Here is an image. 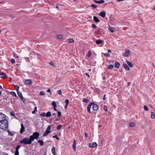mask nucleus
Segmentation results:
<instances>
[{"label": "nucleus", "instance_id": "obj_1", "mask_svg": "<svg viewBox=\"0 0 155 155\" xmlns=\"http://www.w3.org/2000/svg\"><path fill=\"white\" fill-rule=\"evenodd\" d=\"M0 122V128L3 130H6L8 127V121L7 120H4Z\"/></svg>", "mask_w": 155, "mask_h": 155}, {"label": "nucleus", "instance_id": "obj_2", "mask_svg": "<svg viewBox=\"0 0 155 155\" xmlns=\"http://www.w3.org/2000/svg\"><path fill=\"white\" fill-rule=\"evenodd\" d=\"M33 142L31 138L30 137L29 138L26 137L20 141L21 144L24 143L25 145L30 144Z\"/></svg>", "mask_w": 155, "mask_h": 155}, {"label": "nucleus", "instance_id": "obj_3", "mask_svg": "<svg viewBox=\"0 0 155 155\" xmlns=\"http://www.w3.org/2000/svg\"><path fill=\"white\" fill-rule=\"evenodd\" d=\"M39 136V133L38 132H35L32 135L30 136V138L33 141L35 139H37Z\"/></svg>", "mask_w": 155, "mask_h": 155}, {"label": "nucleus", "instance_id": "obj_4", "mask_svg": "<svg viewBox=\"0 0 155 155\" xmlns=\"http://www.w3.org/2000/svg\"><path fill=\"white\" fill-rule=\"evenodd\" d=\"M51 126L49 125V126L48 127H47V129L45 131V132L44 133V134L43 136H47L48 134L51 132Z\"/></svg>", "mask_w": 155, "mask_h": 155}, {"label": "nucleus", "instance_id": "obj_5", "mask_svg": "<svg viewBox=\"0 0 155 155\" xmlns=\"http://www.w3.org/2000/svg\"><path fill=\"white\" fill-rule=\"evenodd\" d=\"M6 120V116L2 113H0V122L4 120Z\"/></svg>", "mask_w": 155, "mask_h": 155}, {"label": "nucleus", "instance_id": "obj_6", "mask_svg": "<svg viewBox=\"0 0 155 155\" xmlns=\"http://www.w3.org/2000/svg\"><path fill=\"white\" fill-rule=\"evenodd\" d=\"M21 147V145H18L15 148V155H19L18 150Z\"/></svg>", "mask_w": 155, "mask_h": 155}, {"label": "nucleus", "instance_id": "obj_7", "mask_svg": "<svg viewBox=\"0 0 155 155\" xmlns=\"http://www.w3.org/2000/svg\"><path fill=\"white\" fill-rule=\"evenodd\" d=\"M97 145L96 142L90 143L89 145V147L91 148L97 146Z\"/></svg>", "mask_w": 155, "mask_h": 155}, {"label": "nucleus", "instance_id": "obj_8", "mask_svg": "<svg viewBox=\"0 0 155 155\" xmlns=\"http://www.w3.org/2000/svg\"><path fill=\"white\" fill-rule=\"evenodd\" d=\"M17 94L19 97L21 99V100L23 102L25 101V99L23 97L19 91L17 92Z\"/></svg>", "mask_w": 155, "mask_h": 155}, {"label": "nucleus", "instance_id": "obj_9", "mask_svg": "<svg viewBox=\"0 0 155 155\" xmlns=\"http://www.w3.org/2000/svg\"><path fill=\"white\" fill-rule=\"evenodd\" d=\"M130 51L128 49H127L125 50V52L124 53H123V55L125 57H127L128 56L130 53Z\"/></svg>", "mask_w": 155, "mask_h": 155}, {"label": "nucleus", "instance_id": "obj_10", "mask_svg": "<svg viewBox=\"0 0 155 155\" xmlns=\"http://www.w3.org/2000/svg\"><path fill=\"white\" fill-rule=\"evenodd\" d=\"M94 104V102H91L90 104H89L88 105V106H87V110L88 111V112L90 113H91V112L90 111V109L91 108V106L93 104Z\"/></svg>", "mask_w": 155, "mask_h": 155}, {"label": "nucleus", "instance_id": "obj_11", "mask_svg": "<svg viewBox=\"0 0 155 155\" xmlns=\"http://www.w3.org/2000/svg\"><path fill=\"white\" fill-rule=\"evenodd\" d=\"M21 127L20 130V133L21 134H23V132L25 131V127L23 124L21 125Z\"/></svg>", "mask_w": 155, "mask_h": 155}, {"label": "nucleus", "instance_id": "obj_12", "mask_svg": "<svg viewBox=\"0 0 155 155\" xmlns=\"http://www.w3.org/2000/svg\"><path fill=\"white\" fill-rule=\"evenodd\" d=\"M106 13L105 12L102 11L99 13V15L103 18H105L106 16Z\"/></svg>", "mask_w": 155, "mask_h": 155}, {"label": "nucleus", "instance_id": "obj_13", "mask_svg": "<svg viewBox=\"0 0 155 155\" xmlns=\"http://www.w3.org/2000/svg\"><path fill=\"white\" fill-rule=\"evenodd\" d=\"M74 142L72 147L73 148V150L75 151L76 150V140L75 139H74Z\"/></svg>", "mask_w": 155, "mask_h": 155}, {"label": "nucleus", "instance_id": "obj_14", "mask_svg": "<svg viewBox=\"0 0 155 155\" xmlns=\"http://www.w3.org/2000/svg\"><path fill=\"white\" fill-rule=\"evenodd\" d=\"M0 76H1L0 77L1 78H5L7 77V75L5 73H4L3 72H2V73H0Z\"/></svg>", "mask_w": 155, "mask_h": 155}, {"label": "nucleus", "instance_id": "obj_15", "mask_svg": "<svg viewBox=\"0 0 155 155\" xmlns=\"http://www.w3.org/2000/svg\"><path fill=\"white\" fill-rule=\"evenodd\" d=\"M32 81L30 80H26L25 81V84L26 85H29L31 84Z\"/></svg>", "mask_w": 155, "mask_h": 155}, {"label": "nucleus", "instance_id": "obj_16", "mask_svg": "<svg viewBox=\"0 0 155 155\" xmlns=\"http://www.w3.org/2000/svg\"><path fill=\"white\" fill-rule=\"evenodd\" d=\"M94 2L98 4H103L104 2L105 1L103 0H100L98 1L96 0H94Z\"/></svg>", "mask_w": 155, "mask_h": 155}, {"label": "nucleus", "instance_id": "obj_17", "mask_svg": "<svg viewBox=\"0 0 155 155\" xmlns=\"http://www.w3.org/2000/svg\"><path fill=\"white\" fill-rule=\"evenodd\" d=\"M93 109L94 110H96L98 109V106L96 104H93Z\"/></svg>", "mask_w": 155, "mask_h": 155}, {"label": "nucleus", "instance_id": "obj_18", "mask_svg": "<svg viewBox=\"0 0 155 155\" xmlns=\"http://www.w3.org/2000/svg\"><path fill=\"white\" fill-rule=\"evenodd\" d=\"M123 66L124 67V68L126 70H127L128 71H129L130 70V68L128 67V65L125 64H124L123 65Z\"/></svg>", "mask_w": 155, "mask_h": 155}, {"label": "nucleus", "instance_id": "obj_19", "mask_svg": "<svg viewBox=\"0 0 155 155\" xmlns=\"http://www.w3.org/2000/svg\"><path fill=\"white\" fill-rule=\"evenodd\" d=\"M93 19L96 22H100V20L98 19V18L96 16H94L93 17Z\"/></svg>", "mask_w": 155, "mask_h": 155}, {"label": "nucleus", "instance_id": "obj_20", "mask_svg": "<svg viewBox=\"0 0 155 155\" xmlns=\"http://www.w3.org/2000/svg\"><path fill=\"white\" fill-rule=\"evenodd\" d=\"M120 66V63L117 62H116L114 66L115 68H118Z\"/></svg>", "mask_w": 155, "mask_h": 155}, {"label": "nucleus", "instance_id": "obj_21", "mask_svg": "<svg viewBox=\"0 0 155 155\" xmlns=\"http://www.w3.org/2000/svg\"><path fill=\"white\" fill-rule=\"evenodd\" d=\"M38 142L40 144L41 146H43L44 144V142L42 140H39L38 141Z\"/></svg>", "mask_w": 155, "mask_h": 155}, {"label": "nucleus", "instance_id": "obj_22", "mask_svg": "<svg viewBox=\"0 0 155 155\" xmlns=\"http://www.w3.org/2000/svg\"><path fill=\"white\" fill-rule=\"evenodd\" d=\"M127 63L128 65L131 68H132L133 67V64L130 61H128L127 60Z\"/></svg>", "mask_w": 155, "mask_h": 155}, {"label": "nucleus", "instance_id": "obj_23", "mask_svg": "<svg viewBox=\"0 0 155 155\" xmlns=\"http://www.w3.org/2000/svg\"><path fill=\"white\" fill-rule=\"evenodd\" d=\"M102 42H103V41L101 39H99V40H97L96 41V43L97 44H101Z\"/></svg>", "mask_w": 155, "mask_h": 155}, {"label": "nucleus", "instance_id": "obj_24", "mask_svg": "<svg viewBox=\"0 0 155 155\" xmlns=\"http://www.w3.org/2000/svg\"><path fill=\"white\" fill-rule=\"evenodd\" d=\"M150 117L152 119H154L155 118V114H154V113L153 112H151Z\"/></svg>", "mask_w": 155, "mask_h": 155}, {"label": "nucleus", "instance_id": "obj_25", "mask_svg": "<svg viewBox=\"0 0 155 155\" xmlns=\"http://www.w3.org/2000/svg\"><path fill=\"white\" fill-rule=\"evenodd\" d=\"M51 116V112L48 111L46 114V116L47 117H50Z\"/></svg>", "mask_w": 155, "mask_h": 155}, {"label": "nucleus", "instance_id": "obj_26", "mask_svg": "<svg viewBox=\"0 0 155 155\" xmlns=\"http://www.w3.org/2000/svg\"><path fill=\"white\" fill-rule=\"evenodd\" d=\"M135 125L134 123H130L129 124V126L130 127H133Z\"/></svg>", "mask_w": 155, "mask_h": 155}, {"label": "nucleus", "instance_id": "obj_27", "mask_svg": "<svg viewBox=\"0 0 155 155\" xmlns=\"http://www.w3.org/2000/svg\"><path fill=\"white\" fill-rule=\"evenodd\" d=\"M10 94H11L12 95H13V96L15 97H16L17 95L15 92L14 91H11L10 92Z\"/></svg>", "mask_w": 155, "mask_h": 155}, {"label": "nucleus", "instance_id": "obj_28", "mask_svg": "<svg viewBox=\"0 0 155 155\" xmlns=\"http://www.w3.org/2000/svg\"><path fill=\"white\" fill-rule=\"evenodd\" d=\"M113 68L114 65L112 64L109 65L108 67V68L110 69H112Z\"/></svg>", "mask_w": 155, "mask_h": 155}, {"label": "nucleus", "instance_id": "obj_29", "mask_svg": "<svg viewBox=\"0 0 155 155\" xmlns=\"http://www.w3.org/2000/svg\"><path fill=\"white\" fill-rule=\"evenodd\" d=\"M51 151H52V153L54 154H55V147H53L52 148V149H51Z\"/></svg>", "mask_w": 155, "mask_h": 155}, {"label": "nucleus", "instance_id": "obj_30", "mask_svg": "<svg viewBox=\"0 0 155 155\" xmlns=\"http://www.w3.org/2000/svg\"><path fill=\"white\" fill-rule=\"evenodd\" d=\"M57 37L59 39H61L62 38V36L61 35H57Z\"/></svg>", "mask_w": 155, "mask_h": 155}, {"label": "nucleus", "instance_id": "obj_31", "mask_svg": "<svg viewBox=\"0 0 155 155\" xmlns=\"http://www.w3.org/2000/svg\"><path fill=\"white\" fill-rule=\"evenodd\" d=\"M74 40L72 38H69L68 39V41L69 43H71L74 42Z\"/></svg>", "mask_w": 155, "mask_h": 155}, {"label": "nucleus", "instance_id": "obj_32", "mask_svg": "<svg viewBox=\"0 0 155 155\" xmlns=\"http://www.w3.org/2000/svg\"><path fill=\"white\" fill-rule=\"evenodd\" d=\"M14 87H15V90L17 91V92L18 91H19L18 90L19 89V87L17 85H15L14 86Z\"/></svg>", "mask_w": 155, "mask_h": 155}, {"label": "nucleus", "instance_id": "obj_33", "mask_svg": "<svg viewBox=\"0 0 155 155\" xmlns=\"http://www.w3.org/2000/svg\"><path fill=\"white\" fill-rule=\"evenodd\" d=\"M89 100L87 99L84 98L83 100V101L84 103H87L89 102Z\"/></svg>", "mask_w": 155, "mask_h": 155}, {"label": "nucleus", "instance_id": "obj_34", "mask_svg": "<svg viewBox=\"0 0 155 155\" xmlns=\"http://www.w3.org/2000/svg\"><path fill=\"white\" fill-rule=\"evenodd\" d=\"M102 54H103L106 57H110V54L108 53H103Z\"/></svg>", "mask_w": 155, "mask_h": 155}, {"label": "nucleus", "instance_id": "obj_35", "mask_svg": "<svg viewBox=\"0 0 155 155\" xmlns=\"http://www.w3.org/2000/svg\"><path fill=\"white\" fill-rule=\"evenodd\" d=\"M52 104L53 106V107H56L57 106L56 103L54 101L52 102Z\"/></svg>", "mask_w": 155, "mask_h": 155}, {"label": "nucleus", "instance_id": "obj_36", "mask_svg": "<svg viewBox=\"0 0 155 155\" xmlns=\"http://www.w3.org/2000/svg\"><path fill=\"white\" fill-rule=\"evenodd\" d=\"M109 30L112 33H113L114 32V31L113 29L112 28L110 27L108 28Z\"/></svg>", "mask_w": 155, "mask_h": 155}, {"label": "nucleus", "instance_id": "obj_37", "mask_svg": "<svg viewBox=\"0 0 155 155\" xmlns=\"http://www.w3.org/2000/svg\"><path fill=\"white\" fill-rule=\"evenodd\" d=\"M10 114L12 116H14L15 117V113L13 111H12L10 113Z\"/></svg>", "mask_w": 155, "mask_h": 155}, {"label": "nucleus", "instance_id": "obj_38", "mask_svg": "<svg viewBox=\"0 0 155 155\" xmlns=\"http://www.w3.org/2000/svg\"><path fill=\"white\" fill-rule=\"evenodd\" d=\"M61 127H62V125H59L57 126V129L58 130H59L61 128Z\"/></svg>", "mask_w": 155, "mask_h": 155}, {"label": "nucleus", "instance_id": "obj_39", "mask_svg": "<svg viewBox=\"0 0 155 155\" xmlns=\"http://www.w3.org/2000/svg\"><path fill=\"white\" fill-rule=\"evenodd\" d=\"M40 94L41 95H44L45 94L43 91H41L40 93Z\"/></svg>", "mask_w": 155, "mask_h": 155}, {"label": "nucleus", "instance_id": "obj_40", "mask_svg": "<svg viewBox=\"0 0 155 155\" xmlns=\"http://www.w3.org/2000/svg\"><path fill=\"white\" fill-rule=\"evenodd\" d=\"M53 137L54 138H56L58 140H60L59 138L58 137L57 135H55L53 136Z\"/></svg>", "mask_w": 155, "mask_h": 155}, {"label": "nucleus", "instance_id": "obj_41", "mask_svg": "<svg viewBox=\"0 0 155 155\" xmlns=\"http://www.w3.org/2000/svg\"><path fill=\"white\" fill-rule=\"evenodd\" d=\"M144 110L146 111H147L148 110V107L146 105L144 106Z\"/></svg>", "mask_w": 155, "mask_h": 155}, {"label": "nucleus", "instance_id": "obj_42", "mask_svg": "<svg viewBox=\"0 0 155 155\" xmlns=\"http://www.w3.org/2000/svg\"><path fill=\"white\" fill-rule=\"evenodd\" d=\"M46 114L45 113L43 112L42 113V114H40V115L41 116H42V117H45V116H46Z\"/></svg>", "mask_w": 155, "mask_h": 155}, {"label": "nucleus", "instance_id": "obj_43", "mask_svg": "<svg viewBox=\"0 0 155 155\" xmlns=\"http://www.w3.org/2000/svg\"><path fill=\"white\" fill-rule=\"evenodd\" d=\"M65 103H66V105H68V104H69V101L68 100V99H66L65 100Z\"/></svg>", "mask_w": 155, "mask_h": 155}, {"label": "nucleus", "instance_id": "obj_44", "mask_svg": "<svg viewBox=\"0 0 155 155\" xmlns=\"http://www.w3.org/2000/svg\"><path fill=\"white\" fill-rule=\"evenodd\" d=\"M57 93L58 94L60 95H62V92L61 91V90H59L58 91Z\"/></svg>", "mask_w": 155, "mask_h": 155}, {"label": "nucleus", "instance_id": "obj_45", "mask_svg": "<svg viewBox=\"0 0 155 155\" xmlns=\"http://www.w3.org/2000/svg\"><path fill=\"white\" fill-rule=\"evenodd\" d=\"M91 7L94 8H97V5L94 4H92L91 5Z\"/></svg>", "mask_w": 155, "mask_h": 155}, {"label": "nucleus", "instance_id": "obj_46", "mask_svg": "<svg viewBox=\"0 0 155 155\" xmlns=\"http://www.w3.org/2000/svg\"><path fill=\"white\" fill-rule=\"evenodd\" d=\"M11 62L12 63L14 64L15 62V61L14 59H11Z\"/></svg>", "mask_w": 155, "mask_h": 155}, {"label": "nucleus", "instance_id": "obj_47", "mask_svg": "<svg viewBox=\"0 0 155 155\" xmlns=\"http://www.w3.org/2000/svg\"><path fill=\"white\" fill-rule=\"evenodd\" d=\"M92 28H97V26L94 24H92Z\"/></svg>", "mask_w": 155, "mask_h": 155}, {"label": "nucleus", "instance_id": "obj_48", "mask_svg": "<svg viewBox=\"0 0 155 155\" xmlns=\"http://www.w3.org/2000/svg\"><path fill=\"white\" fill-rule=\"evenodd\" d=\"M58 116L60 117L61 116V114L60 111H58Z\"/></svg>", "mask_w": 155, "mask_h": 155}, {"label": "nucleus", "instance_id": "obj_49", "mask_svg": "<svg viewBox=\"0 0 155 155\" xmlns=\"http://www.w3.org/2000/svg\"><path fill=\"white\" fill-rule=\"evenodd\" d=\"M52 115L54 116V118H55L56 117V113H52Z\"/></svg>", "mask_w": 155, "mask_h": 155}, {"label": "nucleus", "instance_id": "obj_50", "mask_svg": "<svg viewBox=\"0 0 155 155\" xmlns=\"http://www.w3.org/2000/svg\"><path fill=\"white\" fill-rule=\"evenodd\" d=\"M13 55L15 58H19L18 56V55H16V54L14 53H13Z\"/></svg>", "mask_w": 155, "mask_h": 155}, {"label": "nucleus", "instance_id": "obj_51", "mask_svg": "<svg viewBox=\"0 0 155 155\" xmlns=\"http://www.w3.org/2000/svg\"><path fill=\"white\" fill-rule=\"evenodd\" d=\"M104 109L105 111H107V106L106 105H104Z\"/></svg>", "mask_w": 155, "mask_h": 155}, {"label": "nucleus", "instance_id": "obj_52", "mask_svg": "<svg viewBox=\"0 0 155 155\" xmlns=\"http://www.w3.org/2000/svg\"><path fill=\"white\" fill-rule=\"evenodd\" d=\"M91 55V51H89L88 53V56L90 57Z\"/></svg>", "mask_w": 155, "mask_h": 155}, {"label": "nucleus", "instance_id": "obj_53", "mask_svg": "<svg viewBox=\"0 0 155 155\" xmlns=\"http://www.w3.org/2000/svg\"><path fill=\"white\" fill-rule=\"evenodd\" d=\"M49 64L51 65V66H53L54 65V63L53 62H50L49 63Z\"/></svg>", "mask_w": 155, "mask_h": 155}, {"label": "nucleus", "instance_id": "obj_54", "mask_svg": "<svg viewBox=\"0 0 155 155\" xmlns=\"http://www.w3.org/2000/svg\"><path fill=\"white\" fill-rule=\"evenodd\" d=\"M8 135L10 136H13L14 135V134L12 133L11 132H9Z\"/></svg>", "mask_w": 155, "mask_h": 155}, {"label": "nucleus", "instance_id": "obj_55", "mask_svg": "<svg viewBox=\"0 0 155 155\" xmlns=\"http://www.w3.org/2000/svg\"><path fill=\"white\" fill-rule=\"evenodd\" d=\"M34 111H35V112L37 111V107H35L34 109Z\"/></svg>", "mask_w": 155, "mask_h": 155}, {"label": "nucleus", "instance_id": "obj_56", "mask_svg": "<svg viewBox=\"0 0 155 155\" xmlns=\"http://www.w3.org/2000/svg\"><path fill=\"white\" fill-rule=\"evenodd\" d=\"M106 94H104V97H103V100H104L106 99Z\"/></svg>", "mask_w": 155, "mask_h": 155}, {"label": "nucleus", "instance_id": "obj_57", "mask_svg": "<svg viewBox=\"0 0 155 155\" xmlns=\"http://www.w3.org/2000/svg\"><path fill=\"white\" fill-rule=\"evenodd\" d=\"M85 136L86 137H88V134L87 133H85Z\"/></svg>", "mask_w": 155, "mask_h": 155}, {"label": "nucleus", "instance_id": "obj_58", "mask_svg": "<svg viewBox=\"0 0 155 155\" xmlns=\"http://www.w3.org/2000/svg\"><path fill=\"white\" fill-rule=\"evenodd\" d=\"M86 75L88 77H89V78H90V75H89V74H88L87 73H86Z\"/></svg>", "mask_w": 155, "mask_h": 155}, {"label": "nucleus", "instance_id": "obj_59", "mask_svg": "<svg viewBox=\"0 0 155 155\" xmlns=\"http://www.w3.org/2000/svg\"><path fill=\"white\" fill-rule=\"evenodd\" d=\"M54 109L56 111H58V110L56 109V107H54Z\"/></svg>", "mask_w": 155, "mask_h": 155}, {"label": "nucleus", "instance_id": "obj_60", "mask_svg": "<svg viewBox=\"0 0 155 155\" xmlns=\"http://www.w3.org/2000/svg\"><path fill=\"white\" fill-rule=\"evenodd\" d=\"M47 92H51V90L50 89H48L47 91Z\"/></svg>", "mask_w": 155, "mask_h": 155}, {"label": "nucleus", "instance_id": "obj_61", "mask_svg": "<svg viewBox=\"0 0 155 155\" xmlns=\"http://www.w3.org/2000/svg\"><path fill=\"white\" fill-rule=\"evenodd\" d=\"M59 120V119L58 118H56L55 120L56 121H58V120Z\"/></svg>", "mask_w": 155, "mask_h": 155}, {"label": "nucleus", "instance_id": "obj_62", "mask_svg": "<svg viewBox=\"0 0 155 155\" xmlns=\"http://www.w3.org/2000/svg\"><path fill=\"white\" fill-rule=\"evenodd\" d=\"M98 32H100L101 31V29L100 28H99L98 29Z\"/></svg>", "mask_w": 155, "mask_h": 155}, {"label": "nucleus", "instance_id": "obj_63", "mask_svg": "<svg viewBox=\"0 0 155 155\" xmlns=\"http://www.w3.org/2000/svg\"><path fill=\"white\" fill-rule=\"evenodd\" d=\"M130 84H131L130 82H128L127 83V85L129 86L130 85Z\"/></svg>", "mask_w": 155, "mask_h": 155}, {"label": "nucleus", "instance_id": "obj_64", "mask_svg": "<svg viewBox=\"0 0 155 155\" xmlns=\"http://www.w3.org/2000/svg\"><path fill=\"white\" fill-rule=\"evenodd\" d=\"M108 51L109 52H110L111 53V50H110V49H108Z\"/></svg>", "mask_w": 155, "mask_h": 155}]
</instances>
